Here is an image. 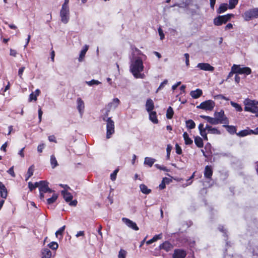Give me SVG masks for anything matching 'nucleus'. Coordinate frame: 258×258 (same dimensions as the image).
Returning <instances> with one entry per match:
<instances>
[{"label": "nucleus", "instance_id": "obj_9", "mask_svg": "<svg viewBox=\"0 0 258 258\" xmlns=\"http://www.w3.org/2000/svg\"><path fill=\"white\" fill-rule=\"evenodd\" d=\"M60 17L61 18V21L63 23H68L70 19L69 8L61 7L60 11Z\"/></svg>", "mask_w": 258, "mask_h": 258}, {"label": "nucleus", "instance_id": "obj_17", "mask_svg": "<svg viewBox=\"0 0 258 258\" xmlns=\"http://www.w3.org/2000/svg\"><path fill=\"white\" fill-rule=\"evenodd\" d=\"M213 175V169L212 166L207 165L204 171V176L207 179H211Z\"/></svg>", "mask_w": 258, "mask_h": 258}, {"label": "nucleus", "instance_id": "obj_61", "mask_svg": "<svg viewBox=\"0 0 258 258\" xmlns=\"http://www.w3.org/2000/svg\"><path fill=\"white\" fill-rule=\"evenodd\" d=\"M28 187L30 189V191H32L34 189L36 188L34 186V184L31 182H28Z\"/></svg>", "mask_w": 258, "mask_h": 258}, {"label": "nucleus", "instance_id": "obj_55", "mask_svg": "<svg viewBox=\"0 0 258 258\" xmlns=\"http://www.w3.org/2000/svg\"><path fill=\"white\" fill-rule=\"evenodd\" d=\"M184 56L185 58L186 66L187 67H188L189 66V55L188 53H185L184 54Z\"/></svg>", "mask_w": 258, "mask_h": 258}, {"label": "nucleus", "instance_id": "obj_25", "mask_svg": "<svg viewBox=\"0 0 258 258\" xmlns=\"http://www.w3.org/2000/svg\"><path fill=\"white\" fill-rule=\"evenodd\" d=\"M42 258H50L52 255L51 251L48 248H44L41 250Z\"/></svg>", "mask_w": 258, "mask_h": 258}, {"label": "nucleus", "instance_id": "obj_1", "mask_svg": "<svg viewBox=\"0 0 258 258\" xmlns=\"http://www.w3.org/2000/svg\"><path fill=\"white\" fill-rule=\"evenodd\" d=\"M144 66L143 60L140 57H136L131 60L130 71L136 78H143L144 75L141 74L143 71Z\"/></svg>", "mask_w": 258, "mask_h": 258}, {"label": "nucleus", "instance_id": "obj_20", "mask_svg": "<svg viewBox=\"0 0 258 258\" xmlns=\"http://www.w3.org/2000/svg\"><path fill=\"white\" fill-rule=\"evenodd\" d=\"M0 195L3 199H6L8 196V191L5 185L0 181Z\"/></svg>", "mask_w": 258, "mask_h": 258}, {"label": "nucleus", "instance_id": "obj_3", "mask_svg": "<svg viewBox=\"0 0 258 258\" xmlns=\"http://www.w3.org/2000/svg\"><path fill=\"white\" fill-rule=\"evenodd\" d=\"M244 104L245 105L244 111L253 113L258 111V106L254 104V100L247 98L244 101Z\"/></svg>", "mask_w": 258, "mask_h": 258}, {"label": "nucleus", "instance_id": "obj_35", "mask_svg": "<svg viewBox=\"0 0 258 258\" xmlns=\"http://www.w3.org/2000/svg\"><path fill=\"white\" fill-rule=\"evenodd\" d=\"M186 126L187 128L191 130L196 127V123L192 119H188L186 121Z\"/></svg>", "mask_w": 258, "mask_h": 258}, {"label": "nucleus", "instance_id": "obj_48", "mask_svg": "<svg viewBox=\"0 0 258 258\" xmlns=\"http://www.w3.org/2000/svg\"><path fill=\"white\" fill-rule=\"evenodd\" d=\"M167 83H168V80L166 79L163 82H162L160 84L159 87L158 88V89L157 90V92L162 90L165 87V86L167 84Z\"/></svg>", "mask_w": 258, "mask_h": 258}, {"label": "nucleus", "instance_id": "obj_40", "mask_svg": "<svg viewBox=\"0 0 258 258\" xmlns=\"http://www.w3.org/2000/svg\"><path fill=\"white\" fill-rule=\"evenodd\" d=\"M230 104L237 111L240 112L242 110L241 106L239 104L233 101H231Z\"/></svg>", "mask_w": 258, "mask_h": 258}, {"label": "nucleus", "instance_id": "obj_18", "mask_svg": "<svg viewBox=\"0 0 258 258\" xmlns=\"http://www.w3.org/2000/svg\"><path fill=\"white\" fill-rule=\"evenodd\" d=\"M172 247V245L168 241H165L159 246V249H164L166 251H169Z\"/></svg>", "mask_w": 258, "mask_h": 258}, {"label": "nucleus", "instance_id": "obj_12", "mask_svg": "<svg viewBox=\"0 0 258 258\" xmlns=\"http://www.w3.org/2000/svg\"><path fill=\"white\" fill-rule=\"evenodd\" d=\"M197 68H199L201 70L213 72L215 70L214 68L208 63H199Z\"/></svg>", "mask_w": 258, "mask_h": 258}, {"label": "nucleus", "instance_id": "obj_14", "mask_svg": "<svg viewBox=\"0 0 258 258\" xmlns=\"http://www.w3.org/2000/svg\"><path fill=\"white\" fill-rule=\"evenodd\" d=\"M200 117L203 119L206 120L210 124L212 125H217L219 124L218 119L215 117H212L209 116L201 115Z\"/></svg>", "mask_w": 258, "mask_h": 258}, {"label": "nucleus", "instance_id": "obj_43", "mask_svg": "<svg viewBox=\"0 0 258 258\" xmlns=\"http://www.w3.org/2000/svg\"><path fill=\"white\" fill-rule=\"evenodd\" d=\"M34 171V165H32L29 167L27 171V175H28V178L31 177L33 175Z\"/></svg>", "mask_w": 258, "mask_h": 258}, {"label": "nucleus", "instance_id": "obj_62", "mask_svg": "<svg viewBox=\"0 0 258 258\" xmlns=\"http://www.w3.org/2000/svg\"><path fill=\"white\" fill-rule=\"evenodd\" d=\"M48 140L50 142H54L56 143V140L55 136L54 135L50 136L48 137Z\"/></svg>", "mask_w": 258, "mask_h": 258}, {"label": "nucleus", "instance_id": "obj_22", "mask_svg": "<svg viewBox=\"0 0 258 258\" xmlns=\"http://www.w3.org/2000/svg\"><path fill=\"white\" fill-rule=\"evenodd\" d=\"M149 114V119L154 123H158V120L157 117V113L155 111L148 112Z\"/></svg>", "mask_w": 258, "mask_h": 258}, {"label": "nucleus", "instance_id": "obj_4", "mask_svg": "<svg viewBox=\"0 0 258 258\" xmlns=\"http://www.w3.org/2000/svg\"><path fill=\"white\" fill-rule=\"evenodd\" d=\"M103 120L107 122L106 138L109 139L114 133V122L111 117H107V119L103 118Z\"/></svg>", "mask_w": 258, "mask_h": 258}, {"label": "nucleus", "instance_id": "obj_34", "mask_svg": "<svg viewBox=\"0 0 258 258\" xmlns=\"http://www.w3.org/2000/svg\"><path fill=\"white\" fill-rule=\"evenodd\" d=\"M251 130H244L240 131L236 135L239 137H243L248 135H251L252 133L250 132Z\"/></svg>", "mask_w": 258, "mask_h": 258}, {"label": "nucleus", "instance_id": "obj_45", "mask_svg": "<svg viewBox=\"0 0 258 258\" xmlns=\"http://www.w3.org/2000/svg\"><path fill=\"white\" fill-rule=\"evenodd\" d=\"M172 149V146L170 144L167 145V148H166V152H167L166 159L167 160H169L170 159V152H171Z\"/></svg>", "mask_w": 258, "mask_h": 258}, {"label": "nucleus", "instance_id": "obj_38", "mask_svg": "<svg viewBox=\"0 0 258 258\" xmlns=\"http://www.w3.org/2000/svg\"><path fill=\"white\" fill-rule=\"evenodd\" d=\"M50 163L52 168H54L58 165L57 160L53 155L50 156Z\"/></svg>", "mask_w": 258, "mask_h": 258}, {"label": "nucleus", "instance_id": "obj_49", "mask_svg": "<svg viewBox=\"0 0 258 258\" xmlns=\"http://www.w3.org/2000/svg\"><path fill=\"white\" fill-rule=\"evenodd\" d=\"M235 73H237L236 72V70H235V69L233 70V66L231 68V71L229 73L226 79L225 80V81H228V80L230 78L232 77L233 76V74Z\"/></svg>", "mask_w": 258, "mask_h": 258}, {"label": "nucleus", "instance_id": "obj_36", "mask_svg": "<svg viewBox=\"0 0 258 258\" xmlns=\"http://www.w3.org/2000/svg\"><path fill=\"white\" fill-rule=\"evenodd\" d=\"M173 109L171 106H169L167 110L166 117L168 119H171L173 117Z\"/></svg>", "mask_w": 258, "mask_h": 258}, {"label": "nucleus", "instance_id": "obj_11", "mask_svg": "<svg viewBox=\"0 0 258 258\" xmlns=\"http://www.w3.org/2000/svg\"><path fill=\"white\" fill-rule=\"evenodd\" d=\"M186 254V251L183 249H175L172 257L173 258H185Z\"/></svg>", "mask_w": 258, "mask_h": 258}, {"label": "nucleus", "instance_id": "obj_51", "mask_svg": "<svg viewBox=\"0 0 258 258\" xmlns=\"http://www.w3.org/2000/svg\"><path fill=\"white\" fill-rule=\"evenodd\" d=\"M36 101L37 97L36 95H35L33 92L31 93L29 95V101L31 102L32 101Z\"/></svg>", "mask_w": 258, "mask_h": 258}, {"label": "nucleus", "instance_id": "obj_50", "mask_svg": "<svg viewBox=\"0 0 258 258\" xmlns=\"http://www.w3.org/2000/svg\"><path fill=\"white\" fill-rule=\"evenodd\" d=\"M118 172V169H115L113 173H112L110 175V179L114 181L116 179L117 173Z\"/></svg>", "mask_w": 258, "mask_h": 258}, {"label": "nucleus", "instance_id": "obj_52", "mask_svg": "<svg viewBox=\"0 0 258 258\" xmlns=\"http://www.w3.org/2000/svg\"><path fill=\"white\" fill-rule=\"evenodd\" d=\"M175 150H176V153L177 154L180 155L182 154V149L177 143H176L175 145Z\"/></svg>", "mask_w": 258, "mask_h": 258}, {"label": "nucleus", "instance_id": "obj_58", "mask_svg": "<svg viewBox=\"0 0 258 258\" xmlns=\"http://www.w3.org/2000/svg\"><path fill=\"white\" fill-rule=\"evenodd\" d=\"M8 173H9L10 175H11L12 176H13V177H15L16 175H15V173L14 171V167L12 166L8 170Z\"/></svg>", "mask_w": 258, "mask_h": 258}, {"label": "nucleus", "instance_id": "obj_30", "mask_svg": "<svg viewBox=\"0 0 258 258\" xmlns=\"http://www.w3.org/2000/svg\"><path fill=\"white\" fill-rule=\"evenodd\" d=\"M183 137L185 141V144L187 145H190L192 144V140L189 137L188 134L186 132H184L183 134Z\"/></svg>", "mask_w": 258, "mask_h": 258}, {"label": "nucleus", "instance_id": "obj_29", "mask_svg": "<svg viewBox=\"0 0 258 258\" xmlns=\"http://www.w3.org/2000/svg\"><path fill=\"white\" fill-rule=\"evenodd\" d=\"M49 182L45 180L44 183H42L41 187H39V192H47Z\"/></svg>", "mask_w": 258, "mask_h": 258}, {"label": "nucleus", "instance_id": "obj_57", "mask_svg": "<svg viewBox=\"0 0 258 258\" xmlns=\"http://www.w3.org/2000/svg\"><path fill=\"white\" fill-rule=\"evenodd\" d=\"M45 144L42 143L39 145L37 147V151L39 153H41L44 148Z\"/></svg>", "mask_w": 258, "mask_h": 258}, {"label": "nucleus", "instance_id": "obj_24", "mask_svg": "<svg viewBox=\"0 0 258 258\" xmlns=\"http://www.w3.org/2000/svg\"><path fill=\"white\" fill-rule=\"evenodd\" d=\"M223 126L226 128L227 131L230 134L233 135L234 134H237L236 126L233 125H229L228 124L223 125Z\"/></svg>", "mask_w": 258, "mask_h": 258}, {"label": "nucleus", "instance_id": "obj_27", "mask_svg": "<svg viewBox=\"0 0 258 258\" xmlns=\"http://www.w3.org/2000/svg\"><path fill=\"white\" fill-rule=\"evenodd\" d=\"M88 48H89L88 45H85L84 46L83 49L81 51L80 55H79V61L80 62L82 61V60L86 53V52L87 51V50L88 49Z\"/></svg>", "mask_w": 258, "mask_h": 258}, {"label": "nucleus", "instance_id": "obj_2", "mask_svg": "<svg viewBox=\"0 0 258 258\" xmlns=\"http://www.w3.org/2000/svg\"><path fill=\"white\" fill-rule=\"evenodd\" d=\"M233 14H228L225 15H219L213 20V24L217 26H221L229 21L232 18L234 17Z\"/></svg>", "mask_w": 258, "mask_h": 258}, {"label": "nucleus", "instance_id": "obj_42", "mask_svg": "<svg viewBox=\"0 0 258 258\" xmlns=\"http://www.w3.org/2000/svg\"><path fill=\"white\" fill-rule=\"evenodd\" d=\"M48 246L52 250H56L58 247V244L56 242H51L48 244Z\"/></svg>", "mask_w": 258, "mask_h": 258}, {"label": "nucleus", "instance_id": "obj_15", "mask_svg": "<svg viewBox=\"0 0 258 258\" xmlns=\"http://www.w3.org/2000/svg\"><path fill=\"white\" fill-rule=\"evenodd\" d=\"M77 109L80 114L82 115L84 112L85 108L84 102L81 98H78L77 100Z\"/></svg>", "mask_w": 258, "mask_h": 258}, {"label": "nucleus", "instance_id": "obj_5", "mask_svg": "<svg viewBox=\"0 0 258 258\" xmlns=\"http://www.w3.org/2000/svg\"><path fill=\"white\" fill-rule=\"evenodd\" d=\"M215 105V102L212 100H208L202 102L197 106V108L202 109L205 110L211 111Z\"/></svg>", "mask_w": 258, "mask_h": 258}, {"label": "nucleus", "instance_id": "obj_16", "mask_svg": "<svg viewBox=\"0 0 258 258\" xmlns=\"http://www.w3.org/2000/svg\"><path fill=\"white\" fill-rule=\"evenodd\" d=\"M145 106L146 109L148 112L153 111L154 109L153 101L151 98L148 99L146 101Z\"/></svg>", "mask_w": 258, "mask_h": 258}, {"label": "nucleus", "instance_id": "obj_28", "mask_svg": "<svg viewBox=\"0 0 258 258\" xmlns=\"http://www.w3.org/2000/svg\"><path fill=\"white\" fill-rule=\"evenodd\" d=\"M195 143L196 146L199 148H202L204 146L203 139L199 136L194 137Z\"/></svg>", "mask_w": 258, "mask_h": 258}, {"label": "nucleus", "instance_id": "obj_63", "mask_svg": "<svg viewBox=\"0 0 258 258\" xmlns=\"http://www.w3.org/2000/svg\"><path fill=\"white\" fill-rule=\"evenodd\" d=\"M42 114H43V112H42L41 109L40 108L38 110L39 122H40L41 121Z\"/></svg>", "mask_w": 258, "mask_h": 258}, {"label": "nucleus", "instance_id": "obj_59", "mask_svg": "<svg viewBox=\"0 0 258 258\" xmlns=\"http://www.w3.org/2000/svg\"><path fill=\"white\" fill-rule=\"evenodd\" d=\"M45 180H41L39 182H36L34 183V186L35 188L36 187H40L41 186L42 183H44Z\"/></svg>", "mask_w": 258, "mask_h": 258}, {"label": "nucleus", "instance_id": "obj_56", "mask_svg": "<svg viewBox=\"0 0 258 258\" xmlns=\"http://www.w3.org/2000/svg\"><path fill=\"white\" fill-rule=\"evenodd\" d=\"M155 166L159 169H160V170H162L163 171H168V169H167V168L166 167L162 166L160 165L159 164H156L155 165Z\"/></svg>", "mask_w": 258, "mask_h": 258}, {"label": "nucleus", "instance_id": "obj_23", "mask_svg": "<svg viewBox=\"0 0 258 258\" xmlns=\"http://www.w3.org/2000/svg\"><path fill=\"white\" fill-rule=\"evenodd\" d=\"M228 8V6L227 4L226 3H223L221 4L219 8L217 10V13L220 14L224 13L226 12Z\"/></svg>", "mask_w": 258, "mask_h": 258}, {"label": "nucleus", "instance_id": "obj_44", "mask_svg": "<svg viewBox=\"0 0 258 258\" xmlns=\"http://www.w3.org/2000/svg\"><path fill=\"white\" fill-rule=\"evenodd\" d=\"M86 83L89 86H93V85H98L101 84V82H100L98 80H95L93 79V80H92L90 81H88V82L87 81Z\"/></svg>", "mask_w": 258, "mask_h": 258}, {"label": "nucleus", "instance_id": "obj_19", "mask_svg": "<svg viewBox=\"0 0 258 258\" xmlns=\"http://www.w3.org/2000/svg\"><path fill=\"white\" fill-rule=\"evenodd\" d=\"M206 129L208 134L214 135H220L221 132L218 130L216 127H213L211 125L206 124Z\"/></svg>", "mask_w": 258, "mask_h": 258}, {"label": "nucleus", "instance_id": "obj_37", "mask_svg": "<svg viewBox=\"0 0 258 258\" xmlns=\"http://www.w3.org/2000/svg\"><path fill=\"white\" fill-rule=\"evenodd\" d=\"M57 198H58V195L57 194H53L51 198H48L47 200V204L51 205V204H53V203H54L56 201Z\"/></svg>", "mask_w": 258, "mask_h": 258}, {"label": "nucleus", "instance_id": "obj_33", "mask_svg": "<svg viewBox=\"0 0 258 258\" xmlns=\"http://www.w3.org/2000/svg\"><path fill=\"white\" fill-rule=\"evenodd\" d=\"M155 161L156 160L155 159L150 157H146L145 158L144 164L148 165L149 167H152Z\"/></svg>", "mask_w": 258, "mask_h": 258}, {"label": "nucleus", "instance_id": "obj_54", "mask_svg": "<svg viewBox=\"0 0 258 258\" xmlns=\"http://www.w3.org/2000/svg\"><path fill=\"white\" fill-rule=\"evenodd\" d=\"M214 98L215 99H223V100H228V99L227 98L225 97L222 94H219V95H216V96H214Z\"/></svg>", "mask_w": 258, "mask_h": 258}, {"label": "nucleus", "instance_id": "obj_32", "mask_svg": "<svg viewBox=\"0 0 258 258\" xmlns=\"http://www.w3.org/2000/svg\"><path fill=\"white\" fill-rule=\"evenodd\" d=\"M141 191L144 194L148 195L151 192V190L149 189L148 187L144 184H141L140 185Z\"/></svg>", "mask_w": 258, "mask_h": 258}, {"label": "nucleus", "instance_id": "obj_47", "mask_svg": "<svg viewBox=\"0 0 258 258\" xmlns=\"http://www.w3.org/2000/svg\"><path fill=\"white\" fill-rule=\"evenodd\" d=\"M126 254V251L123 249H120L119 251L118 257V258H125Z\"/></svg>", "mask_w": 258, "mask_h": 258}, {"label": "nucleus", "instance_id": "obj_31", "mask_svg": "<svg viewBox=\"0 0 258 258\" xmlns=\"http://www.w3.org/2000/svg\"><path fill=\"white\" fill-rule=\"evenodd\" d=\"M162 238V234L160 233L158 235H155L152 239L149 240L146 242L147 244L149 245L153 242L156 241L158 239H161Z\"/></svg>", "mask_w": 258, "mask_h": 258}, {"label": "nucleus", "instance_id": "obj_10", "mask_svg": "<svg viewBox=\"0 0 258 258\" xmlns=\"http://www.w3.org/2000/svg\"><path fill=\"white\" fill-rule=\"evenodd\" d=\"M236 70L237 74H245L248 75L251 73V70L250 68L244 67H241L240 65H233V70Z\"/></svg>", "mask_w": 258, "mask_h": 258}, {"label": "nucleus", "instance_id": "obj_13", "mask_svg": "<svg viewBox=\"0 0 258 258\" xmlns=\"http://www.w3.org/2000/svg\"><path fill=\"white\" fill-rule=\"evenodd\" d=\"M122 220L128 227L136 231L139 230V227L135 222L126 218H123Z\"/></svg>", "mask_w": 258, "mask_h": 258}, {"label": "nucleus", "instance_id": "obj_41", "mask_svg": "<svg viewBox=\"0 0 258 258\" xmlns=\"http://www.w3.org/2000/svg\"><path fill=\"white\" fill-rule=\"evenodd\" d=\"M219 230L223 233V236L225 237V240H227L228 238V235L227 234V231L224 229V226L223 225H219L218 227Z\"/></svg>", "mask_w": 258, "mask_h": 258}, {"label": "nucleus", "instance_id": "obj_64", "mask_svg": "<svg viewBox=\"0 0 258 258\" xmlns=\"http://www.w3.org/2000/svg\"><path fill=\"white\" fill-rule=\"evenodd\" d=\"M216 0H210V7L213 10H214V7H215V5L216 4Z\"/></svg>", "mask_w": 258, "mask_h": 258}, {"label": "nucleus", "instance_id": "obj_8", "mask_svg": "<svg viewBox=\"0 0 258 258\" xmlns=\"http://www.w3.org/2000/svg\"><path fill=\"white\" fill-rule=\"evenodd\" d=\"M214 116L218 119L219 123L228 124L229 123L228 118L225 116L223 110H221L219 112L215 111Z\"/></svg>", "mask_w": 258, "mask_h": 258}, {"label": "nucleus", "instance_id": "obj_46", "mask_svg": "<svg viewBox=\"0 0 258 258\" xmlns=\"http://www.w3.org/2000/svg\"><path fill=\"white\" fill-rule=\"evenodd\" d=\"M65 227H66V226H63L61 227L60 228H59L57 231H56L55 235L56 237H57L58 235H62V233L64 231Z\"/></svg>", "mask_w": 258, "mask_h": 258}, {"label": "nucleus", "instance_id": "obj_21", "mask_svg": "<svg viewBox=\"0 0 258 258\" xmlns=\"http://www.w3.org/2000/svg\"><path fill=\"white\" fill-rule=\"evenodd\" d=\"M203 94V91L200 89H197L196 90L191 91L190 93V96L194 99L199 98Z\"/></svg>", "mask_w": 258, "mask_h": 258}, {"label": "nucleus", "instance_id": "obj_6", "mask_svg": "<svg viewBox=\"0 0 258 258\" xmlns=\"http://www.w3.org/2000/svg\"><path fill=\"white\" fill-rule=\"evenodd\" d=\"M61 194L63 196V199L66 201V202L69 203V205L71 206H76L77 204V200L72 201L73 197L72 195L67 191L66 190L64 189L61 191Z\"/></svg>", "mask_w": 258, "mask_h": 258}, {"label": "nucleus", "instance_id": "obj_7", "mask_svg": "<svg viewBox=\"0 0 258 258\" xmlns=\"http://www.w3.org/2000/svg\"><path fill=\"white\" fill-rule=\"evenodd\" d=\"M244 17L247 21L257 18L258 17V8H254L246 11L244 14Z\"/></svg>", "mask_w": 258, "mask_h": 258}, {"label": "nucleus", "instance_id": "obj_53", "mask_svg": "<svg viewBox=\"0 0 258 258\" xmlns=\"http://www.w3.org/2000/svg\"><path fill=\"white\" fill-rule=\"evenodd\" d=\"M158 31L159 35L160 37V39L163 40L165 37L164 34L163 33V30H162V29L160 27H159L158 29Z\"/></svg>", "mask_w": 258, "mask_h": 258}, {"label": "nucleus", "instance_id": "obj_39", "mask_svg": "<svg viewBox=\"0 0 258 258\" xmlns=\"http://www.w3.org/2000/svg\"><path fill=\"white\" fill-rule=\"evenodd\" d=\"M239 0H229L228 8L229 9H233L237 5Z\"/></svg>", "mask_w": 258, "mask_h": 258}, {"label": "nucleus", "instance_id": "obj_60", "mask_svg": "<svg viewBox=\"0 0 258 258\" xmlns=\"http://www.w3.org/2000/svg\"><path fill=\"white\" fill-rule=\"evenodd\" d=\"M25 69V67H21V68L19 69V70L18 71V76L20 78H22V76L23 75V73L24 72V71Z\"/></svg>", "mask_w": 258, "mask_h": 258}, {"label": "nucleus", "instance_id": "obj_26", "mask_svg": "<svg viewBox=\"0 0 258 258\" xmlns=\"http://www.w3.org/2000/svg\"><path fill=\"white\" fill-rule=\"evenodd\" d=\"M119 103L120 101L118 98H114L111 102L108 103L107 107H109V109H111L112 107L116 108L118 106Z\"/></svg>", "mask_w": 258, "mask_h": 258}]
</instances>
